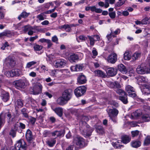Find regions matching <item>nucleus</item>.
Returning a JSON list of instances; mask_svg holds the SVG:
<instances>
[{
    "mask_svg": "<svg viewBox=\"0 0 150 150\" xmlns=\"http://www.w3.org/2000/svg\"><path fill=\"white\" fill-rule=\"evenodd\" d=\"M43 87L40 83H36L33 86V88L30 90L31 93L35 95H38L42 93Z\"/></svg>",
    "mask_w": 150,
    "mask_h": 150,
    "instance_id": "6",
    "label": "nucleus"
},
{
    "mask_svg": "<svg viewBox=\"0 0 150 150\" xmlns=\"http://www.w3.org/2000/svg\"><path fill=\"white\" fill-rule=\"evenodd\" d=\"M56 142L55 139L51 138L49 139L46 142L48 145L50 147H52L55 145Z\"/></svg>",
    "mask_w": 150,
    "mask_h": 150,
    "instance_id": "32",
    "label": "nucleus"
},
{
    "mask_svg": "<svg viewBox=\"0 0 150 150\" xmlns=\"http://www.w3.org/2000/svg\"><path fill=\"white\" fill-rule=\"evenodd\" d=\"M5 63L9 67L13 68L15 64V61L13 58L11 57H8L5 59Z\"/></svg>",
    "mask_w": 150,
    "mask_h": 150,
    "instance_id": "15",
    "label": "nucleus"
},
{
    "mask_svg": "<svg viewBox=\"0 0 150 150\" xmlns=\"http://www.w3.org/2000/svg\"><path fill=\"white\" fill-rule=\"evenodd\" d=\"M14 148L16 150H26L27 144L23 139H20L15 144Z\"/></svg>",
    "mask_w": 150,
    "mask_h": 150,
    "instance_id": "5",
    "label": "nucleus"
},
{
    "mask_svg": "<svg viewBox=\"0 0 150 150\" xmlns=\"http://www.w3.org/2000/svg\"><path fill=\"white\" fill-rule=\"evenodd\" d=\"M93 130L94 129L93 128L86 129V136L88 137L91 136Z\"/></svg>",
    "mask_w": 150,
    "mask_h": 150,
    "instance_id": "46",
    "label": "nucleus"
},
{
    "mask_svg": "<svg viewBox=\"0 0 150 150\" xmlns=\"http://www.w3.org/2000/svg\"><path fill=\"white\" fill-rule=\"evenodd\" d=\"M76 71H80L82 70L84 67L83 64H77L76 65Z\"/></svg>",
    "mask_w": 150,
    "mask_h": 150,
    "instance_id": "51",
    "label": "nucleus"
},
{
    "mask_svg": "<svg viewBox=\"0 0 150 150\" xmlns=\"http://www.w3.org/2000/svg\"><path fill=\"white\" fill-rule=\"evenodd\" d=\"M147 18H145L142 20L141 22L137 20L135 21V24L137 25L142 24H146L147 23V21L148 20Z\"/></svg>",
    "mask_w": 150,
    "mask_h": 150,
    "instance_id": "35",
    "label": "nucleus"
},
{
    "mask_svg": "<svg viewBox=\"0 0 150 150\" xmlns=\"http://www.w3.org/2000/svg\"><path fill=\"white\" fill-rule=\"evenodd\" d=\"M16 131L11 128L9 133V134L13 138L16 136Z\"/></svg>",
    "mask_w": 150,
    "mask_h": 150,
    "instance_id": "53",
    "label": "nucleus"
},
{
    "mask_svg": "<svg viewBox=\"0 0 150 150\" xmlns=\"http://www.w3.org/2000/svg\"><path fill=\"white\" fill-rule=\"evenodd\" d=\"M6 75H8V77H14L19 76L20 75L19 70L17 69H12L7 72Z\"/></svg>",
    "mask_w": 150,
    "mask_h": 150,
    "instance_id": "18",
    "label": "nucleus"
},
{
    "mask_svg": "<svg viewBox=\"0 0 150 150\" xmlns=\"http://www.w3.org/2000/svg\"><path fill=\"white\" fill-rule=\"evenodd\" d=\"M116 93L120 95L119 100L124 104H126L128 103V101L127 94L126 92L121 89H119L116 91Z\"/></svg>",
    "mask_w": 150,
    "mask_h": 150,
    "instance_id": "2",
    "label": "nucleus"
},
{
    "mask_svg": "<svg viewBox=\"0 0 150 150\" xmlns=\"http://www.w3.org/2000/svg\"><path fill=\"white\" fill-rule=\"evenodd\" d=\"M141 142L138 139H136L130 142L131 146L134 148H137L141 145Z\"/></svg>",
    "mask_w": 150,
    "mask_h": 150,
    "instance_id": "20",
    "label": "nucleus"
},
{
    "mask_svg": "<svg viewBox=\"0 0 150 150\" xmlns=\"http://www.w3.org/2000/svg\"><path fill=\"white\" fill-rule=\"evenodd\" d=\"M87 88L84 86L77 87L74 90V93L77 98L84 96L86 91Z\"/></svg>",
    "mask_w": 150,
    "mask_h": 150,
    "instance_id": "3",
    "label": "nucleus"
},
{
    "mask_svg": "<svg viewBox=\"0 0 150 150\" xmlns=\"http://www.w3.org/2000/svg\"><path fill=\"white\" fill-rule=\"evenodd\" d=\"M109 103L111 105H112V107L113 108H117L119 106L118 103L115 100H111L109 101Z\"/></svg>",
    "mask_w": 150,
    "mask_h": 150,
    "instance_id": "43",
    "label": "nucleus"
},
{
    "mask_svg": "<svg viewBox=\"0 0 150 150\" xmlns=\"http://www.w3.org/2000/svg\"><path fill=\"white\" fill-rule=\"evenodd\" d=\"M111 85L113 86V87L114 88H119L120 87V84L117 81H115L114 82L112 83L111 84Z\"/></svg>",
    "mask_w": 150,
    "mask_h": 150,
    "instance_id": "52",
    "label": "nucleus"
},
{
    "mask_svg": "<svg viewBox=\"0 0 150 150\" xmlns=\"http://www.w3.org/2000/svg\"><path fill=\"white\" fill-rule=\"evenodd\" d=\"M52 136H55L56 135L57 137H60L64 135V133L62 131H55L52 132Z\"/></svg>",
    "mask_w": 150,
    "mask_h": 150,
    "instance_id": "36",
    "label": "nucleus"
},
{
    "mask_svg": "<svg viewBox=\"0 0 150 150\" xmlns=\"http://www.w3.org/2000/svg\"><path fill=\"white\" fill-rule=\"evenodd\" d=\"M46 14H47V13H45V11L37 15V18L40 21L43 20L45 19H46V18H44V16L45 17L46 16L45 15Z\"/></svg>",
    "mask_w": 150,
    "mask_h": 150,
    "instance_id": "41",
    "label": "nucleus"
},
{
    "mask_svg": "<svg viewBox=\"0 0 150 150\" xmlns=\"http://www.w3.org/2000/svg\"><path fill=\"white\" fill-rule=\"evenodd\" d=\"M52 109L59 117H62L63 115V110L61 107H57L55 108L53 107H51Z\"/></svg>",
    "mask_w": 150,
    "mask_h": 150,
    "instance_id": "17",
    "label": "nucleus"
},
{
    "mask_svg": "<svg viewBox=\"0 0 150 150\" xmlns=\"http://www.w3.org/2000/svg\"><path fill=\"white\" fill-rule=\"evenodd\" d=\"M109 16L111 19H114L116 16L115 11H113L112 12H110L108 13Z\"/></svg>",
    "mask_w": 150,
    "mask_h": 150,
    "instance_id": "56",
    "label": "nucleus"
},
{
    "mask_svg": "<svg viewBox=\"0 0 150 150\" xmlns=\"http://www.w3.org/2000/svg\"><path fill=\"white\" fill-rule=\"evenodd\" d=\"M57 7V6H55L53 9L45 11V13H47V14L51 13L55 11Z\"/></svg>",
    "mask_w": 150,
    "mask_h": 150,
    "instance_id": "60",
    "label": "nucleus"
},
{
    "mask_svg": "<svg viewBox=\"0 0 150 150\" xmlns=\"http://www.w3.org/2000/svg\"><path fill=\"white\" fill-rule=\"evenodd\" d=\"M10 47L9 44L7 41H6L4 43L2 44V46L1 48L2 50H4L6 48L8 49V47Z\"/></svg>",
    "mask_w": 150,
    "mask_h": 150,
    "instance_id": "48",
    "label": "nucleus"
},
{
    "mask_svg": "<svg viewBox=\"0 0 150 150\" xmlns=\"http://www.w3.org/2000/svg\"><path fill=\"white\" fill-rule=\"evenodd\" d=\"M106 71L107 75L109 77L114 76L117 73V70L116 69L113 67L108 68Z\"/></svg>",
    "mask_w": 150,
    "mask_h": 150,
    "instance_id": "12",
    "label": "nucleus"
},
{
    "mask_svg": "<svg viewBox=\"0 0 150 150\" xmlns=\"http://www.w3.org/2000/svg\"><path fill=\"white\" fill-rule=\"evenodd\" d=\"M117 56L115 52H112L108 56L107 60L108 62L112 64H115L117 61Z\"/></svg>",
    "mask_w": 150,
    "mask_h": 150,
    "instance_id": "8",
    "label": "nucleus"
},
{
    "mask_svg": "<svg viewBox=\"0 0 150 150\" xmlns=\"http://www.w3.org/2000/svg\"><path fill=\"white\" fill-rule=\"evenodd\" d=\"M94 73L95 74V75L98 77L105 78L107 76L105 72L100 70H96L94 71Z\"/></svg>",
    "mask_w": 150,
    "mask_h": 150,
    "instance_id": "26",
    "label": "nucleus"
},
{
    "mask_svg": "<svg viewBox=\"0 0 150 150\" xmlns=\"http://www.w3.org/2000/svg\"><path fill=\"white\" fill-rule=\"evenodd\" d=\"M43 47L41 45H39L35 44L33 46V49L35 51H40L38 53L39 54H41L43 52V50H42Z\"/></svg>",
    "mask_w": 150,
    "mask_h": 150,
    "instance_id": "30",
    "label": "nucleus"
},
{
    "mask_svg": "<svg viewBox=\"0 0 150 150\" xmlns=\"http://www.w3.org/2000/svg\"><path fill=\"white\" fill-rule=\"evenodd\" d=\"M16 132H18L19 133H21L22 130L19 128V126L17 123H15L13 125V127L12 128Z\"/></svg>",
    "mask_w": 150,
    "mask_h": 150,
    "instance_id": "38",
    "label": "nucleus"
},
{
    "mask_svg": "<svg viewBox=\"0 0 150 150\" xmlns=\"http://www.w3.org/2000/svg\"><path fill=\"white\" fill-rule=\"evenodd\" d=\"M36 121V119L33 117H31L29 119V122L32 125H33Z\"/></svg>",
    "mask_w": 150,
    "mask_h": 150,
    "instance_id": "57",
    "label": "nucleus"
},
{
    "mask_svg": "<svg viewBox=\"0 0 150 150\" xmlns=\"http://www.w3.org/2000/svg\"><path fill=\"white\" fill-rule=\"evenodd\" d=\"M141 90L142 93L145 95L150 94V86L148 84H144L141 88Z\"/></svg>",
    "mask_w": 150,
    "mask_h": 150,
    "instance_id": "13",
    "label": "nucleus"
},
{
    "mask_svg": "<svg viewBox=\"0 0 150 150\" xmlns=\"http://www.w3.org/2000/svg\"><path fill=\"white\" fill-rule=\"evenodd\" d=\"M142 45L144 48L147 47L148 46V41L147 40L143 41L142 43Z\"/></svg>",
    "mask_w": 150,
    "mask_h": 150,
    "instance_id": "58",
    "label": "nucleus"
},
{
    "mask_svg": "<svg viewBox=\"0 0 150 150\" xmlns=\"http://www.w3.org/2000/svg\"><path fill=\"white\" fill-rule=\"evenodd\" d=\"M30 14V13H27L25 11H23L18 16V18L19 20H20L22 18H25L27 17Z\"/></svg>",
    "mask_w": 150,
    "mask_h": 150,
    "instance_id": "33",
    "label": "nucleus"
},
{
    "mask_svg": "<svg viewBox=\"0 0 150 150\" xmlns=\"http://www.w3.org/2000/svg\"><path fill=\"white\" fill-rule=\"evenodd\" d=\"M52 41L53 42L57 44L58 43V38L57 36L54 35L52 38Z\"/></svg>",
    "mask_w": 150,
    "mask_h": 150,
    "instance_id": "62",
    "label": "nucleus"
},
{
    "mask_svg": "<svg viewBox=\"0 0 150 150\" xmlns=\"http://www.w3.org/2000/svg\"><path fill=\"white\" fill-rule=\"evenodd\" d=\"M56 102L59 105L62 106L64 105L67 103L66 100L62 96L57 99Z\"/></svg>",
    "mask_w": 150,
    "mask_h": 150,
    "instance_id": "27",
    "label": "nucleus"
},
{
    "mask_svg": "<svg viewBox=\"0 0 150 150\" xmlns=\"http://www.w3.org/2000/svg\"><path fill=\"white\" fill-rule=\"evenodd\" d=\"M13 84L18 89L19 88H24L26 87V85L24 81L22 80H19L14 81Z\"/></svg>",
    "mask_w": 150,
    "mask_h": 150,
    "instance_id": "11",
    "label": "nucleus"
},
{
    "mask_svg": "<svg viewBox=\"0 0 150 150\" xmlns=\"http://www.w3.org/2000/svg\"><path fill=\"white\" fill-rule=\"evenodd\" d=\"M12 35L10 31H5L0 33V38H2L4 36L11 37Z\"/></svg>",
    "mask_w": 150,
    "mask_h": 150,
    "instance_id": "31",
    "label": "nucleus"
},
{
    "mask_svg": "<svg viewBox=\"0 0 150 150\" xmlns=\"http://www.w3.org/2000/svg\"><path fill=\"white\" fill-rule=\"evenodd\" d=\"M109 117L114 123L117 122V116L118 114L119 111L116 108L109 109L106 110Z\"/></svg>",
    "mask_w": 150,
    "mask_h": 150,
    "instance_id": "1",
    "label": "nucleus"
},
{
    "mask_svg": "<svg viewBox=\"0 0 150 150\" xmlns=\"http://www.w3.org/2000/svg\"><path fill=\"white\" fill-rule=\"evenodd\" d=\"M36 62L35 61L29 62L27 63L26 65V67L28 68H30L32 66L36 64Z\"/></svg>",
    "mask_w": 150,
    "mask_h": 150,
    "instance_id": "59",
    "label": "nucleus"
},
{
    "mask_svg": "<svg viewBox=\"0 0 150 150\" xmlns=\"http://www.w3.org/2000/svg\"><path fill=\"white\" fill-rule=\"evenodd\" d=\"M77 80V82L79 84H84L86 81V77L83 75H79Z\"/></svg>",
    "mask_w": 150,
    "mask_h": 150,
    "instance_id": "28",
    "label": "nucleus"
},
{
    "mask_svg": "<svg viewBox=\"0 0 150 150\" xmlns=\"http://www.w3.org/2000/svg\"><path fill=\"white\" fill-rule=\"evenodd\" d=\"M66 64V61L64 59H61L56 62L55 67L57 68H62Z\"/></svg>",
    "mask_w": 150,
    "mask_h": 150,
    "instance_id": "21",
    "label": "nucleus"
},
{
    "mask_svg": "<svg viewBox=\"0 0 150 150\" xmlns=\"http://www.w3.org/2000/svg\"><path fill=\"white\" fill-rule=\"evenodd\" d=\"M121 141L123 143L126 144L130 142L131 138L129 135L125 134L121 136Z\"/></svg>",
    "mask_w": 150,
    "mask_h": 150,
    "instance_id": "25",
    "label": "nucleus"
},
{
    "mask_svg": "<svg viewBox=\"0 0 150 150\" xmlns=\"http://www.w3.org/2000/svg\"><path fill=\"white\" fill-rule=\"evenodd\" d=\"M79 59L78 55L76 54H73L71 55L68 58V60L71 63L75 62Z\"/></svg>",
    "mask_w": 150,
    "mask_h": 150,
    "instance_id": "24",
    "label": "nucleus"
},
{
    "mask_svg": "<svg viewBox=\"0 0 150 150\" xmlns=\"http://www.w3.org/2000/svg\"><path fill=\"white\" fill-rule=\"evenodd\" d=\"M1 113H2V115H3V118H4L5 119L6 116L7 117V119L8 120V122L12 121L13 118L11 119L12 116L11 112H9V110H7V112L3 111Z\"/></svg>",
    "mask_w": 150,
    "mask_h": 150,
    "instance_id": "22",
    "label": "nucleus"
},
{
    "mask_svg": "<svg viewBox=\"0 0 150 150\" xmlns=\"http://www.w3.org/2000/svg\"><path fill=\"white\" fill-rule=\"evenodd\" d=\"M139 131L138 130L132 131L131 132L132 137H137L139 134Z\"/></svg>",
    "mask_w": 150,
    "mask_h": 150,
    "instance_id": "49",
    "label": "nucleus"
},
{
    "mask_svg": "<svg viewBox=\"0 0 150 150\" xmlns=\"http://www.w3.org/2000/svg\"><path fill=\"white\" fill-rule=\"evenodd\" d=\"M16 106L18 108H22L23 105V100L21 99H18L16 101Z\"/></svg>",
    "mask_w": 150,
    "mask_h": 150,
    "instance_id": "42",
    "label": "nucleus"
},
{
    "mask_svg": "<svg viewBox=\"0 0 150 150\" xmlns=\"http://www.w3.org/2000/svg\"><path fill=\"white\" fill-rule=\"evenodd\" d=\"M21 112L23 117L26 118H28L29 115L28 113H29V112L27 109L23 108L21 110Z\"/></svg>",
    "mask_w": 150,
    "mask_h": 150,
    "instance_id": "34",
    "label": "nucleus"
},
{
    "mask_svg": "<svg viewBox=\"0 0 150 150\" xmlns=\"http://www.w3.org/2000/svg\"><path fill=\"white\" fill-rule=\"evenodd\" d=\"M69 24H64L63 25L59 26V29H64L65 30H66L67 28H68V26H69Z\"/></svg>",
    "mask_w": 150,
    "mask_h": 150,
    "instance_id": "63",
    "label": "nucleus"
},
{
    "mask_svg": "<svg viewBox=\"0 0 150 150\" xmlns=\"http://www.w3.org/2000/svg\"><path fill=\"white\" fill-rule=\"evenodd\" d=\"M80 122H81L83 124L86 123V122H88L89 120V119L88 116L82 115L80 117Z\"/></svg>",
    "mask_w": 150,
    "mask_h": 150,
    "instance_id": "37",
    "label": "nucleus"
},
{
    "mask_svg": "<svg viewBox=\"0 0 150 150\" xmlns=\"http://www.w3.org/2000/svg\"><path fill=\"white\" fill-rule=\"evenodd\" d=\"M1 97L2 100L4 102H7L9 99V93L3 89L0 90Z\"/></svg>",
    "mask_w": 150,
    "mask_h": 150,
    "instance_id": "16",
    "label": "nucleus"
},
{
    "mask_svg": "<svg viewBox=\"0 0 150 150\" xmlns=\"http://www.w3.org/2000/svg\"><path fill=\"white\" fill-rule=\"evenodd\" d=\"M76 144L80 148H83L85 147V139L81 137H77L76 138Z\"/></svg>",
    "mask_w": 150,
    "mask_h": 150,
    "instance_id": "9",
    "label": "nucleus"
},
{
    "mask_svg": "<svg viewBox=\"0 0 150 150\" xmlns=\"http://www.w3.org/2000/svg\"><path fill=\"white\" fill-rule=\"evenodd\" d=\"M150 144V136H147L145 138L143 144L145 146H148Z\"/></svg>",
    "mask_w": 150,
    "mask_h": 150,
    "instance_id": "40",
    "label": "nucleus"
},
{
    "mask_svg": "<svg viewBox=\"0 0 150 150\" xmlns=\"http://www.w3.org/2000/svg\"><path fill=\"white\" fill-rule=\"evenodd\" d=\"M85 10L87 11L90 10L92 12H95L97 13H100L102 12V15L104 16H106L108 14L107 11H102L101 9L96 8L95 6H86L85 8Z\"/></svg>",
    "mask_w": 150,
    "mask_h": 150,
    "instance_id": "4",
    "label": "nucleus"
},
{
    "mask_svg": "<svg viewBox=\"0 0 150 150\" xmlns=\"http://www.w3.org/2000/svg\"><path fill=\"white\" fill-rule=\"evenodd\" d=\"M116 37L114 35V33L111 31V33L107 35L106 37L108 41H110L112 40V37Z\"/></svg>",
    "mask_w": 150,
    "mask_h": 150,
    "instance_id": "50",
    "label": "nucleus"
},
{
    "mask_svg": "<svg viewBox=\"0 0 150 150\" xmlns=\"http://www.w3.org/2000/svg\"><path fill=\"white\" fill-rule=\"evenodd\" d=\"M112 145L116 149H121L122 147H123V145L119 144L116 142L112 143Z\"/></svg>",
    "mask_w": 150,
    "mask_h": 150,
    "instance_id": "54",
    "label": "nucleus"
},
{
    "mask_svg": "<svg viewBox=\"0 0 150 150\" xmlns=\"http://www.w3.org/2000/svg\"><path fill=\"white\" fill-rule=\"evenodd\" d=\"M116 69L123 74H127V69L126 67L123 64H120L117 66Z\"/></svg>",
    "mask_w": 150,
    "mask_h": 150,
    "instance_id": "23",
    "label": "nucleus"
},
{
    "mask_svg": "<svg viewBox=\"0 0 150 150\" xmlns=\"http://www.w3.org/2000/svg\"><path fill=\"white\" fill-rule=\"evenodd\" d=\"M40 72H45L46 70V68L45 66L42 65L39 67Z\"/></svg>",
    "mask_w": 150,
    "mask_h": 150,
    "instance_id": "64",
    "label": "nucleus"
},
{
    "mask_svg": "<svg viewBox=\"0 0 150 150\" xmlns=\"http://www.w3.org/2000/svg\"><path fill=\"white\" fill-rule=\"evenodd\" d=\"M131 58L130 53L128 52H125L124 54V59L126 60H129Z\"/></svg>",
    "mask_w": 150,
    "mask_h": 150,
    "instance_id": "44",
    "label": "nucleus"
},
{
    "mask_svg": "<svg viewBox=\"0 0 150 150\" xmlns=\"http://www.w3.org/2000/svg\"><path fill=\"white\" fill-rule=\"evenodd\" d=\"M125 90L128 93L129 97L134 98L137 96L136 92L134 88L131 86L128 85L126 86Z\"/></svg>",
    "mask_w": 150,
    "mask_h": 150,
    "instance_id": "7",
    "label": "nucleus"
},
{
    "mask_svg": "<svg viewBox=\"0 0 150 150\" xmlns=\"http://www.w3.org/2000/svg\"><path fill=\"white\" fill-rule=\"evenodd\" d=\"M142 119L145 122H148L150 120V117L148 114H144L142 116Z\"/></svg>",
    "mask_w": 150,
    "mask_h": 150,
    "instance_id": "45",
    "label": "nucleus"
},
{
    "mask_svg": "<svg viewBox=\"0 0 150 150\" xmlns=\"http://www.w3.org/2000/svg\"><path fill=\"white\" fill-rule=\"evenodd\" d=\"M79 38L80 40H82V41H85L87 39V37H86L84 35H81L79 37Z\"/></svg>",
    "mask_w": 150,
    "mask_h": 150,
    "instance_id": "61",
    "label": "nucleus"
},
{
    "mask_svg": "<svg viewBox=\"0 0 150 150\" xmlns=\"http://www.w3.org/2000/svg\"><path fill=\"white\" fill-rule=\"evenodd\" d=\"M148 68L146 67H144L143 64L139 65L137 68V71L139 74H144L148 73Z\"/></svg>",
    "mask_w": 150,
    "mask_h": 150,
    "instance_id": "14",
    "label": "nucleus"
},
{
    "mask_svg": "<svg viewBox=\"0 0 150 150\" xmlns=\"http://www.w3.org/2000/svg\"><path fill=\"white\" fill-rule=\"evenodd\" d=\"M95 128L96 132L100 135H103L105 133L104 129L102 126L96 125Z\"/></svg>",
    "mask_w": 150,
    "mask_h": 150,
    "instance_id": "29",
    "label": "nucleus"
},
{
    "mask_svg": "<svg viewBox=\"0 0 150 150\" xmlns=\"http://www.w3.org/2000/svg\"><path fill=\"white\" fill-rule=\"evenodd\" d=\"M72 90L70 89H67L65 90L63 92L62 96L68 101L71 98Z\"/></svg>",
    "mask_w": 150,
    "mask_h": 150,
    "instance_id": "10",
    "label": "nucleus"
},
{
    "mask_svg": "<svg viewBox=\"0 0 150 150\" xmlns=\"http://www.w3.org/2000/svg\"><path fill=\"white\" fill-rule=\"evenodd\" d=\"M87 37H88V39L90 40V44L91 46H93L94 45L95 43V40L93 36L87 35Z\"/></svg>",
    "mask_w": 150,
    "mask_h": 150,
    "instance_id": "47",
    "label": "nucleus"
},
{
    "mask_svg": "<svg viewBox=\"0 0 150 150\" xmlns=\"http://www.w3.org/2000/svg\"><path fill=\"white\" fill-rule=\"evenodd\" d=\"M127 73L129 74V76H132V74H134V69L132 68H129L127 69Z\"/></svg>",
    "mask_w": 150,
    "mask_h": 150,
    "instance_id": "55",
    "label": "nucleus"
},
{
    "mask_svg": "<svg viewBox=\"0 0 150 150\" xmlns=\"http://www.w3.org/2000/svg\"><path fill=\"white\" fill-rule=\"evenodd\" d=\"M5 15V9L3 7L1 6L0 7V19H3L4 18Z\"/></svg>",
    "mask_w": 150,
    "mask_h": 150,
    "instance_id": "39",
    "label": "nucleus"
},
{
    "mask_svg": "<svg viewBox=\"0 0 150 150\" xmlns=\"http://www.w3.org/2000/svg\"><path fill=\"white\" fill-rule=\"evenodd\" d=\"M25 138L28 143H31L33 141V136L32 132L29 129H28L26 131Z\"/></svg>",
    "mask_w": 150,
    "mask_h": 150,
    "instance_id": "19",
    "label": "nucleus"
}]
</instances>
